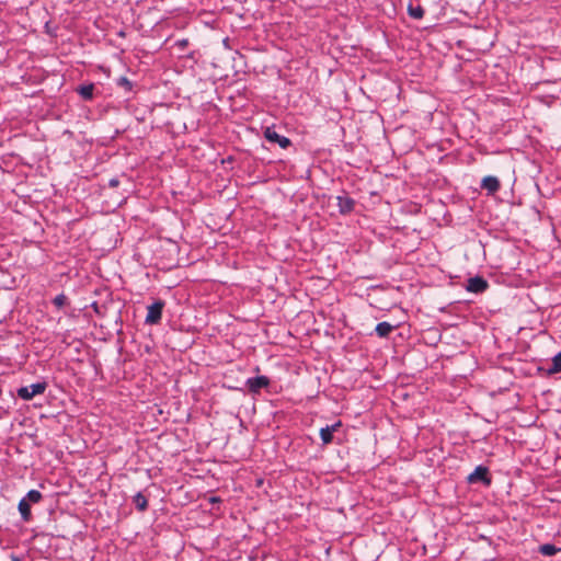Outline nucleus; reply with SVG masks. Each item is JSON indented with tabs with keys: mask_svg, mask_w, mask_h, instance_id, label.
<instances>
[{
	"mask_svg": "<svg viewBox=\"0 0 561 561\" xmlns=\"http://www.w3.org/2000/svg\"><path fill=\"white\" fill-rule=\"evenodd\" d=\"M46 387V382H36L30 386L21 387L18 390V396L23 400H31L35 396L44 393Z\"/></svg>",
	"mask_w": 561,
	"mask_h": 561,
	"instance_id": "f257e3e1",
	"label": "nucleus"
},
{
	"mask_svg": "<svg viewBox=\"0 0 561 561\" xmlns=\"http://www.w3.org/2000/svg\"><path fill=\"white\" fill-rule=\"evenodd\" d=\"M163 301H156L147 308V316L145 322L147 324H157L162 317Z\"/></svg>",
	"mask_w": 561,
	"mask_h": 561,
	"instance_id": "f03ea898",
	"label": "nucleus"
},
{
	"mask_svg": "<svg viewBox=\"0 0 561 561\" xmlns=\"http://www.w3.org/2000/svg\"><path fill=\"white\" fill-rule=\"evenodd\" d=\"M264 137L270 142H275V144H277L283 149L288 148L290 146V144H291L289 138L279 135L272 127L265 128Z\"/></svg>",
	"mask_w": 561,
	"mask_h": 561,
	"instance_id": "7ed1b4c3",
	"label": "nucleus"
},
{
	"mask_svg": "<svg viewBox=\"0 0 561 561\" xmlns=\"http://www.w3.org/2000/svg\"><path fill=\"white\" fill-rule=\"evenodd\" d=\"M270 385V379L266 376H257L253 378H249L247 380V386L250 392L259 393L261 389L266 388Z\"/></svg>",
	"mask_w": 561,
	"mask_h": 561,
	"instance_id": "20e7f679",
	"label": "nucleus"
},
{
	"mask_svg": "<svg viewBox=\"0 0 561 561\" xmlns=\"http://www.w3.org/2000/svg\"><path fill=\"white\" fill-rule=\"evenodd\" d=\"M469 483L483 482L485 484H490V479L488 478V468L483 466H478L472 473L468 476Z\"/></svg>",
	"mask_w": 561,
	"mask_h": 561,
	"instance_id": "39448f33",
	"label": "nucleus"
},
{
	"mask_svg": "<svg viewBox=\"0 0 561 561\" xmlns=\"http://www.w3.org/2000/svg\"><path fill=\"white\" fill-rule=\"evenodd\" d=\"M488 282L484 278L476 276L468 279L466 288L470 293L479 294L483 293L488 288Z\"/></svg>",
	"mask_w": 561,
	"mask_h": 561,
	"instance_id": "423d86ee",
	"label": "nucleus"
},
{
	"mask_svg": "<svg viewBox=\"0 0 561 561\" xmlns=\"http://www.w3.org/2000/svg\"><path fill=\"white\" fill-rule=\"evenodd\" d=\"M341 426V422H336L331 426H325L320 430V437L324 445L333 440V433Z\"/></svg>",
	"mask_w": 561,
	"mask_h": 561,
	"instance_id": "0eeeda50",
	"label": "nucleus"
},
{
	"mask_svg": "<svg viewBox=\"0 0 561 561\" xmlns=\"http://www.w3.org/2000/svg\"><path fill=\"white\" fill-rule=\"evenodd\" d=\"M337 207L341 214H348L354 209L355 202L348 196H337Z\"/></svg>",
	"mask_w": 561,
	"mask_h": 561,
	"instance_id": "6e6552de",
	"label": "nucleus"
},
{
	"mask_svg": "<svg viewBox=\"0 0 561 561\" xmlns=\"http://www.w3.org/2000/svg\"><path fill=\"white\" fill-rule=\"evenodd\" d=\"M481 187L489 193L493 194L499 191L500 188V181L495 176H485L483 178L481 182Z\"/></svg>",
	"mask_w": 561,
	"mask_h": 561,
	"instance_id": "1a4fd4ad",
	"label": "nucleus"
},
{
	"mask_svg": "<svg viewBox=\"0 0 561 561\" xmlns=\"http://www.w3.org/2000/svg\"><path fill=\"white\" fill-rule=\"evenodd\" d=\"M18 508H19L22 519L24 522H28L32 517V513H31V505L26 502V500L22 499L19 502Z\"/></svg>",
	"mask_w": 561,
	"mask_h": 561,
	"instance_id": "9d476101",
	"label": "nucleus"
},
{
	"mask_svg": "<svg viewBox=\"0 0 561 561\" xmlns=\"http://www.w3.org/2000/svg\"><path fill=\"white\" fill-rule=\"evenodd\" d=\"M392 330H393V325L386 321L379 322L375 329L376 333L380 337H387L391 333Z\"/></svg>",
	"mask_w": 561,
	"mask_h": 561,
	"instance_id": "9b49d317",
	"label": "nucleus"
},
{
	"mask_svg": "<svg viewBox=\"0 0 561 561\" xmlns=\"http://www.w3.org/2000/svg\"><path fill=\"white\" fill-rule=\"evenodd\" d=\"M408 13L411 18L420 20L424 16V9L421 5L413 7L411 3L408 5Z\"/></svg>",
	"mask_w": 561,
	"mask_h": 561,
	"instance_id": "f8f14e48",
	"label": "nucleus"
},
{
	"mask_svg": "<svg viewBox=\"0 0 561 561\" xmlns=\"http://www.w3.org/2000/svg\"><path fill=\"white\" fill-rule=\"evenodd\" d=\"M560 550H561L560 548H558V547H556L554 545H551V543H545V545L539 547L540 553L543 554V556H547V557L554 556Z\"/></svg>",
	"mask_w": 561,
	"mask_h": 561,
	"instance_id": "ddd939ff",
	"label": "nucleus"
},
{
	"mask_svg": "<svg viewBox=\"0 0 561 561\" xmlns=\"http://www.w3.org/2000/svg\"><path fill=\"white\" fill-rule=\"evenodd\" d=\"M42 493L37 490H31L26 493V495L23 497L26 500V502L31 505L32 503H38L42 500Z\"/></svg>",
	"mask_w": 561,
	"mask_h": 561,
	"instance_id": "4468645a",
	"label": "nucleus"
},
{
	"mask_svg": "<svg viewBox=\"0 0 561 561\" xmlns=\"http://www.w3.org/2000/svg\"><path fill=\"white\" fill-rule=\"evenodd\" d=\"M134 503L140 512H144L148 506L147 499L140 492L134 496Z\"/></svg>",
	"mask_w": 561,
	"mask_h": 561,
	"instance_id": "2eb2a0df",
	"label": "nucleus"
},
{
	"mask_svg": "<svg viewBox=\"0 0 561 561\" xmlns=\"http://www.w3.org/2000/svg\"><path fill=\"white\" fill-rule=\"evenodd\" d=\"M549 374L561 373V352L552 358L551 367L548 369Z\"/></svg>",
	"mask_w": 561,
	"mask_h": 561,
	"instance_id": "dca6fc26",
	"label": "nucleus"
},
{
	"mask_svg": "<svg viewBox=\"0 0 561 561\" xmlns=\"http://www.w3.org/2000/svg\"><path fill=\"white\" fill-rule=\"evenodd\" d=\"M93 90H94L93 84L81 85L79 88V94L84 100H91L93 98Z\"/></svg>",
	"mask_w": 561,
	"mask_h": 561,
	"instance_id": "f3484780",
	"label": "nucleus"
},
{
	"mask_svg": "<svg viewBox=\"0 0 561 561\" xmlns=\"http://www.w3.org/2000/svg\"><path fill=\"white\" fill-rule=\"evenodd\" d=\"M67 297L64 294L56 296L53 300L54 305L61 308L66 304Z\"/></svg>",
	"mask_w": 561,
	"mask_h": 561,
	"instance_id": "a211bd4d",
	"label": "nucleus"
},
{
	"mask_svg": "<svg viewBox=\"0 0 561 561\" xmlns=\"http://www.w3.org/2000/svg\"><path fill=\"white\" fill-rule=\"evenodd\" d=\"M118 85L124 87L126 90H131V82L126 77H121L117 81Z\"/></svg>",
	"mask_w": 561,
	"mask_h": 561,
	"instance_id": "6ab92c4d",
	"label": "nucleus"
},
{
	"mask_svg": "<svg viewBox=\"0 0 561 561\" xmlns=\"http://www.w3.org/2000/svg\"><path fill=\"white\" fill-rule=\"evenodd\" d=\"M175 45L180 48H185L187 45H188V41L187 39H179Z\"/></svg>",
	"mask_w": 561,
	"mask_h": 561,
	"instance_id": "aec40b11",
	"label": "nucleus"
},
{
	"mask_svg": "<svg viewBox=\"0 0 561 561\" xmlns=\"http://www.w3.org/2000/svg\"><path fill=\"white\" fill-rule=\"evenodd\" d=\"M118 184H119V181H118V179H115V178L111 179L110 182H108V185L111 187H116V186H118Z\"/></svg>",
	"mask_w": 561,
	"mask_h": 561,
	"instance_id": "412c9836",
	"label": "nucleus"
},
{
	"mask_svg": "<svg viewBox=\"0 0 561 561\" xmlns=\"http://www.w3.org/2000/svg\"><path fill=\"white\" fill-rule=\"evenodd\" d=\"M13 561H19V559L18 558H13Z\"/></svg>",
	"mask_w": 561,
	"mask_h": 561,
	"instance_id": "4be33fe9",
	"label": "nucleus"
}]
</instances>
